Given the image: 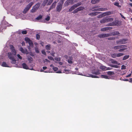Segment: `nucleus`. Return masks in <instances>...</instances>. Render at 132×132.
Listing matches in <instances>:
<instances>
[{
    "mask_svg": "<svg viewBox=\"0 0 132 132\" xmlns=\"http://www.w3.org/2000/svg\"><path fill=\"white\" fill-rule=\"evenodd\" d=\"M10 46L12 53L9 52L8 53V56L9 59L12 60L11 63L12 64H15L16 61L14 59L13 55H16V52L13 45H10Z\"/></svg>",
    "mask_w": 132,
    "mask_h": 132,
    "instance_id": "1",
    "label": "nucleus"
},
{
    "mask_svg": "<svg viewBox=\"0 0 132 132\" xmlns=\"http://www.w3.org/2000/svg\"><path fill=\"white\" fill-rule=\"evenodd\" d=\"M92 73L93 74L95 75L90 74L89 75V77L92 78H99L100 77H99L97 76V75H98L100 74V73L99 72V71L96 70L94 72L93 71L92 72Z\"/></svg>",
    "mask_w": 132,
    "mask_h": 132,
    "instance_id": "2",
    "label": "nucleus"
},
{
    "mask_svg": "<svg viewBox=\"0 0 132 132\" xmlns=\"http://www.w3.org/2000/svg\"><path fill=\"white\" fill-rule=\"evenodd\" d=\"M34 3L33 2H30L27 6L26 7L24 10L23 11V13L24 14H25L27 13L28 11L29 10L30 7Z\"/></svg>",
    "mask_w": 132,
    "mask_h": 132,
    "instance_id": "3",
    "label": "nucleus"
},
{
    "mask_svg": "<svg viewBox=\"0 0 132 132\" xmlns=\"http://www.w3.org/2000/svg\"><path fill=\"white\" fill-rule=\"evenodd\" d=\"M127 39H123L117 41L116 43L117 44H125L127 43Z\"/></svg>",
    "mask_w": 132,
    "mask_h": 132,
    "instance_id": "4",
    "label": "nucleus"
},
{
    "mask_svg": "<svg viewBox=\"0 0 132 132\" xmlns=\"http://www.w3.org/2000/svg\"><path fill=\"white\" fill-rule=\"evenodd\" d=\"M39 7V4L38 3L36 4L32 7V9L31 10V12L34 13L36 12Z\"/></svg>",
    "mask_w": 132,
    "mask_h": 132,
    "instance_id": "5",
    "label": "nucleus"
},
{
    "mask_svg": "<svg viewBox=\"0 0 132 132\" xmlns=\"http://www.w3.org/2000/svg\"><path fill=\"white\" fill-rule=\"evenodd\" d=\"M25 40L26 42L27 43H28L29 46L31 47H33V44L30 39L28 37H26L25 38Z\"/></svg>",
    "mask_w": 132,
    "mask_h": 132,
    "instance_id": "6",
    "label": "nucleus"
},
{
    "mask_svg": "<svg viewBox=\"0 0 132 132\" xmlns=\"http://www.w3.org/2000/svg\"><path fill=\"white\" fill-rule=\"evenodd\" d=\"M53 1V0H44L43 3V5L45 6L47 3V5H50Z\"/></svg>",
    "mask_w": 132,
    "mask_h": 132,
    "instance_id": "7",
    "label": "nucleus"
},
{
    "mask_svg": "<svg viewBox=\"0 0 132 132\" xmlns=\"http://www.w3.org/2000/svg\"><path fill=\"white\" fill-rule=\"evenodd\" d=\"M74 0H67L64 3V5L65 6H67L69 5L73 4Z\"/></svg>",
    "mask_w": 132,
    "mask_h": 132,
    "instance_id": "8",
    "label": "nucleus"
},
{
    "mask_svg": "<svg viewBox=\"0 0 132 132\" xmlns=\"http://www.w3.org/2000/svg\"><path fill=\"white\" fill-rule=\"evenodd\" d=\"M111 36V35L110 34H100L98 35V37L100 38H105Z\"/></svg>",
    "mask_w": 132,
    "mask_h": 132,
    "instance_id": "9",
    "label": "nucleus"
},
{
    "mask_svg": "<svg viewBox=\"0 0 132 132\" xmlns=\"http://www.w3.org/2000/svg\"><path fill=\"white\" fill-rule=\"evenodd\" d=\"M63 4L61 2V3L59 4L57 6L56 8L57 11L60 12L61 11L62 8Z\"/></svg>",
    "mask_w": 132,
    "mask_h": 132,
    "instance_id": "10",
    "label": "nucleus"
},
{
    "mask_svg": "<svg viewBox=\"0 0 132 132\" xmlns=\"http://www.w3.org/2000/svg\"><path fill=\"white\" fill-rule=\"evenodd\" d=\"M99 7V6H95L91 8L90 9V10H91L93 11H100L99 8H98Z\"/></svg>",
    "mask_w": 132,
    "mask_h": 132,
    "instance_id": "11",
    "label": "nucleus"
},
{
    "mask_svg": "<svg viewBox=\"0 0 132 132\" xmlns=\"http://www.w3.org/2000/svg\"><path fill=\"white\" fill-rule=\"evenodd\" d=\"M112 29V28L111 27H106L101 28V30L102 31H105L107 30H111Z\"/></svg>",
    "mask_w": 132,
    "mask_h": 132,
    "instance_id": "12",
    "label": "nucleus"
},
{
    "mask_svg": "<svg viewBox=\"0 0 132 132\" xmlns=\"http://www.w3.org/2000/svg\"><path fill=\"white\" fill-rule=\"evenodd\" d=\"M112 13L110 11H108L104 12L103 13L104 16L106 15H111Z\"/></svg>",
    "mask_w": 132,
    "mask_h": 132,
    "instance_id": "13",
    "label": "nucleus"
},
{
    "mask_svg": "<svg viewBox=\"0 0 132 132\" xmlns=\"http://www.w3.org/2000/svg\"><path fill=\"white\" fill-rule=\"evenodd\" d=\"M120 33L119 32L117 31H116L112 32L110 34L111 35V36L112 35H119Z\"/></svg>",
    "mask_w": 132,
    "mask_h": 132,
    "instance_id": "14",
    "label": "nucleus"
},
{
    "mask_svg": "<svg viewBox=\"0 0 132 132\" xmlns=\"http://www.w3.org/2000/svg\"><path fill=\"white\" fill-rule=\"evenodd\" d=\"M101 12H92L89 13V14H88V15H89L90 16H95L97 15L98 14H99Z\"/></svg>",
    "mask_w": 132,
    "mask_h": 132,
    "instance_id": "15",
    "label": "nucleus"
},
{
    "mask_svg": "<svg viewBox=\"0 0 132 132\" xmlns=\"http://www.w3.org/2000/svg\"><path fill=\"white\" fill-rule=\"evenodd\" d=\"M100 22L101 23H107L106 17L103 18L102 20L100 21Z\"/></svg>",
    "mask_w": 132,
    "mask_h": 132,
    "instance_id": "16",
    "label": "nucleus"
},
{
    "mask_svg": "<svg viewBox=\"0 0 132 132\" xmlns=\"http://www.w3.org/2000/svg\"><path fill=\"white\" fill-rule=\"evenodd\" d=\"M22 66L23 67V69H28V66L27 65L26 63H23L22 64Z\"/></svg>",
    "mask_w": 132,
    "mask_h": 132,
    "instance_id": "17",
    "label": "nucleus"
},
{
    "mask_svg": "<svg viewBox=\"0 0 132 132\" xmlns=\"http://www.w3.org/2000/svg\"><path fill=\"white\" fill-rule=\"evenodd\" d=\"M72 57L71 56H70L69 59L68 60V62L70 64H72L73 63V61H72Z\"/></svg>",
    "mask_w": 132,
    "mask_h": 132,
    "instance_id": "18",
    "label": "nucleus"
},
{
    "mask_svg": "<svg viewBox=\"0 0 132 132\" xmlns=\"http://www.w3.org/2000/svg\"><path fill=\"white\" fill-rule=\"evenodd\" d=\"M76 8V7L75 6V5H73L69 9V11L70 12L72 11Z\"/></svg>",
    "mask_w": 132,
    "mask_h": 132,
    "instance_id": "19",
    "label": "nucleus"
},
{
    "mask_svg": "<svg viewBox=\"0 0 132 132\" xmlns=\"http://www.w3.org/2000/svg\"><path fill=\"white\" fill-rule=\"evenodd\" d=\"M100 68L103 70V71H105L106 70H107V68H106V67L104 66H102L101 65L100 66Z\"/></svg>",
    "mask_w": 132,
    "mask_h": 132,
    "instance_id": "20",
    "label": "nucleus"
},
{
    "mask_svg": "<svg viewBox=\"0 0 132 132\" xmlns=\"http://www.w3.org/2000/svg\"><path fill=\"white\" fill-rule=\"evenodd\" d=\"M1 66L3 67H9L8 65L6 64V63L5 62H3Z\"/></svg>",
    "mask_w": 132,
    "mask_h": 132,
    "instance_id": "21",
    "label": "nucleus"
},
{
    "mask_svg": "<svg viewBox=\"0 0 132 132\" xmlns=\"http://www.w3.org/2000/svg\"><path fill=\"white\" fill-rule=\"evenodd\" d=\"M107 23L109 22H112L113 20V19L112 18H107L106 17Z\"/></svg>",
    "mask_w": 132,
    "mask_h": 132,
    "instance_id": "22",
    "label": "nucleus"
},
{
    "mask_svg": "<svg viewBox=\"0 0 132 132\" xmlns=\"http://www.w3.org/2000/svg\"><path fill=\"white\" fill-rule=\"evenodd\" d=\"M99 0H92L91 1V3L93 4H95L99 2Z\"/></svg>",
    "mask_w": 132,
    "mask_h": 132,
    "instance_id": "23",
    "label": "nucleus"
},
{
    "mask_svg": "<svg viewBox=\"0 0 132 132\" xmlns=\"http://www.w3.org/2000/svg\"><path fill=\"white\" fill-rule=\"evenodd\" d=\"M100 11H105L108 10V9L106 8H99Z\"/></svg>",
    "mask_w": 132,
    "mask_h": 132,
    "instance_id": "24",
    "label": "nucleus"
},
{
    "mask_svg": "<svg viewBox=\"0 0 132 132\" xmlns=\"http://www.w3.org/2000/svg\"><path fill=\"white\" fill-rule=\"evenodd\" d=\"M129 57V55H125L124 56L123 59H122V60H126L127 59H128Z\"/></svg>",
    "mask_w": 132,
    "mask_h": 132,
    "instance_id": "25",
    "label": "nucleus"
},
{
    "mask_svg": "<svg viewBox=\"0 0 132 132\" xmlns=\"http://www.w3.org/2000/svg\"><path fill=\"white\" fill-rule=\"evenodd\" d=\"M77 8L79 11H80L83 10L84 9V7L82 6H80Z\"/></svg>",
    "mask_w": 132,
    "mask_h": 132,
    "instance_id": "26",
    "label": "nucleus"
},
{
    "mask_svg": "<svg viewBox=\"0 0 132 132\" xmlns=\"http://www.w3.org/2000/svg\"><path fill=\"white\" fill-rule=\"evenodd\" d=\"M46 48L47 50H50L51 49V46L50 45H48L46 46Z\"/></svg>",
    "mask_w": 132,
    "mask_h": 132,
    "instance_id": "27",
    "label": "nucleus"
},
{
    "mask_svg": "<svg viewBox=\"0 0 132 132\" xmlns=\"http://www.w3.org/2000/svg\"><path fill=\"white\" fill-rule=\"evenodd\" d=\"M81 3L80 2H78L77 3V4H74L75 6L76 7H77L81 5Z\"/></svg>",
    "mask_w": 132,
    "mask_h": 132,
    "instance_id": "28",
    "label": "nucleus"
},
{
    "mask_svg": "<svg viewBox=\"0 0 132 132\" xmlns=\"http://www.w3.org/2000/svg\"><path fill=\"white\" fill-rule=\"evenodd\" d=\"M113 48L115 50H118L120 49V46L118 45L117 46H114Z\"/></svg>",
    "mask_w": 132,
    "mask_h": 132,
    "instance_id": "29",
    "label": "nucleus"
},
{
    "mask_svg": "<svg viewBox=\"0 0 132 132\" xmlns=\"http://www.w3.org/2000/svg\"><path fill=\"white\" fill-rule=\"evenodd\" d=\"M114 5H116L117 6H118L119 7H121V6L119 5V3L118 2H115L114 3Z\"/></svg>",
    "mask_w": 132,
    "mask_h": 132,
    "instance_id": "30",
    "label": "nucleus"
},
{
    "mask_svg": "<svg viewBox=\"0 0 132 132\" xmlns=\"http://www.w3.org/2000/svg\"><path fill=\"white\" fill-rule=\"evenodd\" d=\"M124 55V54L122 53H117V57H119Z\"/></svg>",
    "mask_w": 132,
    "mask_h": 132,
    "instance_id": "31",
    "label": "nucleus"
},
{
    "mask_svg": "<svg viewBox=\"0 0 132 132\" xmlns=\"http://www.w3.org/2000/svg\"><path fill=\"white\" fill-rule=\"evenodd\" d=\"M56 3V2L55 1L54 2L51 6L53 8H54L55 6Z\"/></svg>",
    "mask_w": 132,
    "mask_h": 132,
    "instance_id": "32",
    "label": "nucleus"
},
{
    "mask_svg": "<svg viewBox=\"0 0 132 132\" xmlns=\"http://www.w3.org/2000/svg\"><path fill=\"white\" fill-rule=\"evenodd\" d=\"M101 78H104L105 79H108V76L106 75H101V76H100Z\"/></svg>",
    "mask_w": 132,
    "mask_h": 132,
    "instance_id": "33",
    "label": "nucleus"
},
{
    "mask_svg": "<svg viewBox=\"0 0 132 132\" xmlns=\"http://www.w3.org/2000/svg\"><path fill=\"white\" fill-rule=\"evenodd\" d=\"M28 60L30 63H31L33 60V59L31 56H29L28 57Z\"/></svg>",
    "mask_w": 132,
    "mask_h": 132,
    "instance_id": "34",
    "label": "nucleus"
},
{
    "mask_svg": "<svg viewBox=\"0 0 132 132\" xmlns=\"http://www.w3.org/2000/svg\"><path fill=\"white\" fill-rule=\"evenodd\" d=\"M42 16L41 15H40L36 18V19L37 20H39L42 19Z\"/></svg>",
    "mask_w": 132,
    "mask_h": 132,
    "instance_id": "35",
    "label": "nucleus"
},
{
    "mask_svg": "<svg viewBox=\"0 0 132 132\" xmlns=\"http://www.w3.org/2000/svg\"><path fill=\"white\" fill-rule=\"evenodd\" d=\"M112 63L113 64H117L119 65L120 64V63H118V62L117 61H116L114 60H113L112 61Z\"/></svg>",
    "mask_w": 132,
    "mask_h": 132,
    "instance_id": "36",
    "label": "nucleus"
},
{
    "mask_svg": "<svg viewBox=\"0 0 132 132\" xmlns=\"http://www.w3.org/2000/svg\"><path fill=\"white\" fill-rule=\"evenodd\" d=\"M107 74L109 75H111L114 74L113 72L109 71L107 72Z\"/></svg>",
    "mask_w": 132,
    "mask_h": 132,
    "instance_id": "37",
    "label": "nucleus"
},
{
    "mask_svg": "<svg viewBox=\"0 0 132 132\" xmlns=\"http://www.w3.org/2000/svg\"><path fill=\"white\" fill-rule=\"evenodd\" d=\"M111 56L112 57L114 58H115L117 57V53H114L111 55Z\"/></svg>",
    "mask_w": 132,
    "mask_h": 132,
    "instance_id": "38",
    "label": "nucleus"
},
{
    "mask_svg": "<svg viewBox=\"0 0 132 132\" xmlns=\"http://www.w3.org/2000/svg\"><path fill=\"white\" fill-rule=\"evenodd\" d=\"M20 51H21V52L23 53H24L25 52L24 51V50L23 49V48L22 47H20Z\"/></svg>",
    "mask_w": 132,
    "mask_h": 132,
    "instance_id": "39",
    "label": "nucleus"
},
{
    "mask_svg": "<svg viewBox=\"0 0 132 132\" xmlns=\"http://www.w3.org/2000/svg\"><path fill=\"white\" fill-rule=\"evenodd\" d=\"M120 48H126L127 47V46L125 45H120Z\"/></svg>",
    "mask_w": 132,
    "mask_h": 132,
    "instance_id": "40",
    "label": "nucleus"
},
{
    "mask_svg": "<svg viewBox=\"0 0 132 132\" xmlns=\"http://www.w3.org/2000/svg\"><path fill=\"white\" fill-rule=\"evenodd\" d=\"M104 16L103 14V13L100 14V15H99L97 16V17L98 18H102Z\"/></svg>",
    "mask_w": 132,
    "mask_h": 132,
    "instance_id": "41",
    "label": "nucleus"
},
{
    "mask_svg": "<svg viewBox=\"0 0 132 132\" xmlns=\"http://www.w3.org/2000/svg\"><path fill=\"white\" fill-rule=\"evenodd\" d=\"M112 67L118 68H119L120 67L117 65H112Z\"/></svg>",
    "mask_w": 132,
    "mask_h": 132,
    "instance_id": "42",
    "label": "nucleus"
},
{
    "mask_svg": "<svg viewBox=\"0 0 132 132\" xmlns=\"http://www.w3.org/2000/svg\"><path fill=\"white\" fill-rule=\"evenodd\" d=\"M36 39L38 40H39L40 38V35L38 34H37L36 35Z\"/></svg>",
    "mask_w": 132,
    "mask_h": 132,
    "instance_id": "43",
    "label": "nucleus"
},
{
    "mask_svg": "<svg viewBox=\"0 0 132 132\" xmlns=\"http://www.w3.org/2000/svg\"><path fill=\"white\" fill-rule=\"evenodd\" d=\"M127 49V48H120L119 50L118 51L119 52H121L122 51H124L125 50Z\"/></svg>",
    "mask_w": 132,
    "mask_h": 132,
    "instance_id": "44",
    "label": "nucleus"
},
{
    "mask_svg": "<svg viewBox=\"0 0 132 132\" xmlns=\"http://www.w3.org/2000/svg\"><path fill=\"white\" fill-rule=\"evenodd\" d=\"M48 59H49L50 60H54V59L51 56H48Z\"/></svg>",
    "mask_w": 132,
    "mask_h": 132,
    "instance_id": "45",
    "label": "nucleus"
},
{
    "mask_svg": "<svg viewBox=\"0 0 132 132\" xmlns=\"http://www.w3.org/2000/svg\"><path fill=\"white\" fill-rule=\"evenodd\" d=\"M115 39V37H109L108 38V39L109 40H114Z\"/></svg>",
    "mask_w": 132,
    "mask_h": 132,
    "instance_id": "46",
    "label": "nucleus"
},
{
    "mask_svg": "<svg viewBox=\"0 0 132 132\" xmlns=\"http://www.w3.org/2000/svg\"><path fill=\"white\" fill-rule=\"evenodd\" d=\"M35 52L37 53H39V50L38 49V48L37 47H36L35 48Z\"/></svg>",
    "mask_w": 132,
    "mask_h": 132,
    "instance_id": "47",
    "label": "nucleus"
},
{
    "mask_svg": "<svg viewBox=\"0 0 132 132\" xmlns=\"http://www.w3.org/2000/svg\"><path fill=\"white\" fill-rule=\"evenodd\" d=\"M27 33V31L25 30H23L22 31V33L23 34H26Z\"/></svg>",
    "mask_w": 132,
    "mask_h": 132,
    "instance_id": "48",
    "label": "nucleus"
},
{
    "mask_svg": "<svg viewBox=\"0 0 132 132\" xmlns=\"http://www.w3.org/2000/svg\"><path fill=\"white\" fill-rule=\"evenodd\" d=\"M126 66H125L124 65H122L121 68V69H126Z\"/></svg>",
    "mask_w": 132,
    "mask_h": 132,
    "instance_id": "49",
    "label": "nucleus"
},
{
    "mask_svg": "<svg viewBox=\"0 0 132 132\" xmlns=\"http://www.w3.org/2000/svg\"><path fill=\"white\" fill-rule=\"evenodd\" d=\"M53 70L55 71H57L58 69V68L56 67H53Z\"/></svg>",
    "mask_w": 132,
    "mask_h": 132,
    "instance_id": "50",
    "label": "nucleus"
},
{
    "mask_svg": "<svg viewBox=\"0 0 132 132\" xmlns=\"http://www.w3.org/2000/svg\"><path fill=\"white\" fill-rule=\"evenodd\" d=\"M78 11H79L78 10L77 8L74 10L73 12L74 13H77Z\"/></svg>",
    "mask_w": 132,
    "mask_h": 132,
    "instance_id": "51",
    "label": "nucleus"
},
{
    "mask_svg": "<svg viewBox=\"0 0 132 132\" xmlns=\"http://www.w3.org/2000/svg\"><path fill=\"white\" fill-rule=\"evenodd\" d=\"M55 60L59 61H60L61 60V59L60 58H58L57 57H55Z\"/></svg>",
    "mask_w": 132,
    "mask_h": 132,
    "instance_id": "52",
    "label": "nucleus"
},
{
    "mask_svg": "<svg viewBox=\"0 0 132 132\" xmlns=\"http://www.w3.org/2000/svg\"><path fill=\"white\" fill-rule=\"evenodd\" d=\"M17 56L18 57L20 60H21L22 59V57L19 54H18Z\"/></svg>",
    "mask_w": 132,
    "mask_h": 132,
    "instance_id": "53",
    "label": "nucleus"
},
{
    "mask_svg": "<svg viewBox=\"0 0 132 132\" xmlns=\"http://www.w3.org/2000/svg\"><path fill=\"white\" fill-rule=\"evenodd\" d=\"M50 18L49 16H47V17L45 18V20L47 21H48L50 20Z\"/></svg>",
    "mask_w": 132,
    "mask_h": 132,
    "instance_id": "54",
    "label": "nucleus"
},
{
    "mask_svg": "<svg viewBox=\"0 0 132 132\" xmlns=\"http://www.w3.org/2000/svg\"><path fill=\"white\" fill-rule=\"evenodd\" d=\"M42 53L43 54H44L45 55H46V53L44 50H42Z\"/></svg>",
    "mask_w": 132,
    "mask_h": 132,
    "instance_id": "55",
    "label": "nucleus"
},
{
    "mask_svg": "<svg viewBox=\"0 0 132 132\" xmlns=\"http://www.w3.org/2000/svg\"><path fill=\"white\" fill-rule=\"evenodd\" d=\"M47 67H43V69L44 70H45L47 69Z\"/></svg>",
    "mask_w": 132,
    "mask_h": 132,
    "instance_id": "56",
    "label": "nucleus"
},
{
    "mask_svg": "<svg viewBox=\"0 0 132 132\" xmlns=\"http://www.w3.org/2000/svg\"><path fill=\"white\" fill-rule=\"evenodd\" d=\"M108 26H114V24H111V23H109L108 25Z\"/></svg>",
    "mask_w": 132,
    "mask_h": 132,
    "instance_id": "57",
    "label": "nucleus"
},
{
    "mask_svg": "<svg viewBox=\"0 0 132 132\" xmlns=\"http://www.w3.org/2000/svg\"><path fill=\"white\" fill-rule=\"evenodd\" d=\"M131 73H130L129 75H127L126 76V77H130L131 76Z\"/></svg>",
    "mask_w": 132,
    "mask_h": 132,
    "instance_id": "58",
    "label": "nucleus"
},
{
    "mask_svg": "<svg viewBox=\"0 0 132 132\" xmlns=\"http://www.w3.org/2000/svg\"><path fill=\"white\" fill-rule=\"evenodd\" d=\"M45 61L46 62H50V61L49 60H48L47 59H45Z\"/></svg>",
    "mask_w": 132,
    "mask_h": 132,
    "instance_id": "59",
    "label": "nucleus"
},
{
    "mask_svg": "<svg viewBox=\"0 0 132 132\" xmlns=\"http://www.w3.org/2000/svg\"><path fill=\"white\" fill-rule=\"evenodd\" d=\"M120 14L121 15V17L123 18H124V19H125V17L123 15H122L120 13Z\"/></svg>",
    "mask_w": 132,
    "mask_h": 132,
    "instance_id": "60",
    "label": "nucleus"
},
{
    "mask_svg": "<svg viewBox=\"0 0 132 132\" xmlns=\"http://www.w3.org/2000/svg\"><path fill=\"white\" fill-rule=\"evenodd\" d=\"M129 81L131 83L132 82V78H130L129 79Z\"/></svg>",
    "mask_w": 132,
    "mask_h": 132,
    "instance_id": "61",
    "label": "nucleus"
},
{
    "mask_svg": "<svg viewBox=\"0 0 132 132\" xmlns=\"http://www.w3.org/2000/svg\"><path fill=\"white\" fill-rule=\"evenodd\" d=\"M111 24H114V26H116V23L114 22H112V23H111Z\"/></svg>",
    "mask_w": 132,
    "mask_h": 132,
    "instance_id": "62",
    "label": "nucleus"
},
{
    "mask_svg": "<svg viewBox=\"0 0 132 132\" xmlns=\"http://www.w3.org/2000/svg\"><path fill=\"white\" fill-rule=\"evenodd\" d=\"M58 63L60 65H61L63 64V63L62 62H59Z\"/></svg>",
    "mask_w": 132,
    "mask_h": 132,
    "instance_id": "63",
    "label": "nucleus"
},
{
    "mask_svg": "<svg viewBox=\"0 0 132 132\" xmlns=\"http://www.w3.org/2000/svg\"><path fill=\"white\" fill-rule=\"evenodd\" d=\"M22 46H24L25 45L24 43L23 42H22Z\"/></svg>",
    "mask_w": 132,
    "mask_h": 132,
    "instance_id": "64",
    "label": "nucleus"
}]
</instances>
